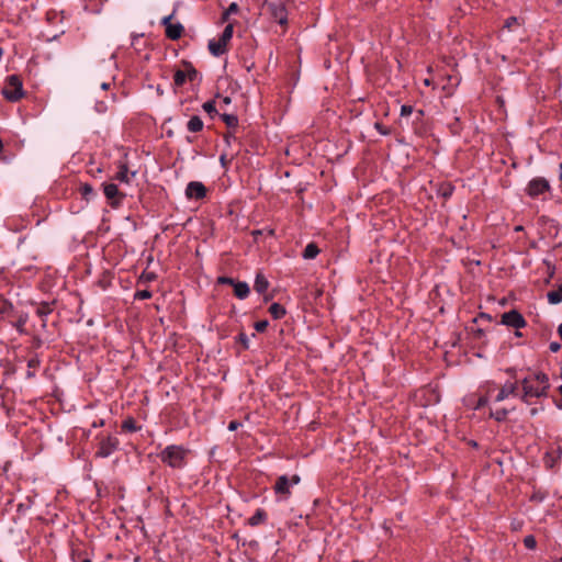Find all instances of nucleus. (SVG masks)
Instances as JSON below:
<instances>
[{
	"mask_svg": "<svg viewBox=\"0 0 562 562\" xmlns=\"http://www.w3.org/2000/svg\"><path fill=\"white\" fill-rule=\"evenodd\" d=\"M521 400L527 403L529 397H541L547 394V390L549 389V379L544 373L537 372L526 376L521 381Z\"/></svg>",
	"mask_w": 562,
	"mask_h": 562,
	"instance_id": "nucleus-1",
	"label": "nucleus"
},
{
	"mask_svg": "<svg viewBox=\"0 0 562 562\" xmlns=\"http://www.w3.org/2000/svg\"><path fill=\"white\" fill-rule=\"evenodd\" d=\"M187 451L179 446H169L161 452V460L172 468H181L184 464Z\"/></svg>",
	"mask_w": 562,
	"mask_h": 562,
	"instance_id": "nucleus-2",
	"label": "nucleus"
},
{
	"mask_svg": "<svg viewBox=\"0 0 562 562\" xmlns=\"http://www.w3.org/2000/svg\"><path fill=\"white\" fill-rule=\"evenodd\" d=\"M2 93L11 102L20 100L24 95L21 79L16 75L9 76Z\"/></svg>",
	"mask_w": 562,
	"mask_h": 562,
	"instance_id": "nucleus-3",
	"label": "nucleus"
},
{
	"mask_svg": "<svg viewBox=\"0 0 562 562\" xmlns=\"http://www.w3.org/2000/svg\"><path fill=\"white\" fill-rule=\"evenodd\" d=\"M301 479L299 475H292L291 477L286 475H281L278 477L274 492L280 497V499H286L291 495V487L297 485Z\"/></svg>",
	"mask_w": 562,
	"mask_h": 562,
	"instance_id": "nucleus-4",
	"label": "nucleus"
},
{
	"mask_svg": "<svg viewBox=\"0 0 562 562\" xmlns=\"http://www.w3.org/2000/svg\"><path fill=\"white\" fill-rule=\"evenodd\" d=\"M232 36H233V25L232 24H228L221 37L216 41V40H212L209 42V49L210 52L214 55V56H220L222 54L225 53L226 50V46L228 44V42L232 40Z\"/></svg>",
	"mask_w": 562,
	"mask_h": 562,
	"instance_id": "nucleus-5",
	"label": "nucleus"
},
{
	"mask_svg": "<svg viewBox=\"0 0 562 562\" xmlns=\"http://www.w3.org/2000/svg\"><path fill=\"white\" fill-rule=\"evenodd\" d=\"M117 446H119L117 438L109 436L100 442V447L97 452V456L101 457V458H106V457L111 456L117 449Z\"/></svg>",
	"mask_w": 562,
	"mask_h": 562,
	"instance_id": "nucleus-6",
	"label": "nucleus"
},
{
	"mask_svg": "<svg viewBox=\"0 0 562 562\" xmlns=\"http://www.w3.org/2000/svg\"><path fill=\"white\" fill-rule=\"evenodd\" d=\"M502 324L514 328H522L526 325V322L520 313L513 310L503 314Z\"/></svg>",
	"mask_w": 562,
	"mask_h": 562,
	"instance_id": "nucleus-7",
	"label": "nucleus"
},
{
	"mask_svg": "<svg viewBox=\"0 0 562 562\" xmlns=\"http://www.w3.org/2000/svg\"><path fill=\"white\" fill-rule=\"evenodd\" d=\"M171 19H172V15L165 16L161 20V23L166 27L167 36L170 40H178L183 32V26L180 23H172Z\"/></svg>",
	"mask_w": 562,
	"mask_h": 562,
	"instance_id": "nucleus-8",
	"label": "nucleus"
},
{
	"mask_svg": "<svg viewBox=\"0 0 562 562\" xmlns=\"http://www.w3.org/2000/svg\"><path fill=\"white\" fill-rule=\"evenodd\" d=\"M528 194L530 196H539L549 190V182L543 178L532 179L528 184Z\"/></svg>",
	"mask_w": 562,
	"mask_h": 562,
	"instance_id": "nucleus-9",
	"label": "nucleus"
},
{
	"mask_svg": "<svg viewBox=\"0 0 562 562\" xmlns=\"http://www.w3.org/2000/svg\"><path fill=\"white\" fill-rule=\"evenodd\" d=\"M268 8L273 19L281 25L288 21L285 7L282 2H268Z\"/></svg>",
	"mask_w": 562,
	"mask_h": 562,
	"instance_id": "nucleus-10",
	"label": "nucleus"
},
{
	"mask_svg": "<svg viewBox=\"0 0 562 562\" xmlns=\"http://www.w3.org/2000/svg\"><path fill=\"white\" fill-rule=\"evenodd\" d=\"M206 189L202 182L192 181L186 188V195L188 199H202L205 196Z\"/></svg>",
	"mask_w": 562,
	"mask_h": 562,
	"instance_id": "nucleus-11",
	"label": "nucleus"
},
{
	"mask_svg": "<svg viewBox=\"0 0 562 562\" xmlns=\"http://www.w3.org/2000/svg\"><path fill=\"white\" fill-rule=\"evenodd\" d=\"M103 191L105 196L112 201V204L119 203L121 199L124 196L115 183H105L103 184Z\"/></svg>",
	"mask_w": 562,
	"mask_h": 562,
	"instance_id": "nucleus-12",
	"label": "nucleus"
},
{
	"mask_svg": "<svg viewBox=\"0 0 562 562\" xmlns=\"http://www.w3.org/2000/svg\"><path fill=\"white\" fill-rule=\"evenodd\" d=\"M135 176V172H130L126 165L121 164L119 166V171L115 175V180L121 183H130L131 179Z\"/></svg>",
	"mask_w": 562,
	"mask_h": 562,
	"instance_id": "nucleus-13",
	"label": "nucleus"
},
{
	"mask_svg": "<svg viewBox=\"0 0 562 562\" xmlns=\"http://www.w3.org/2000/svg\"><path fill=\"white\" fill-rule=\"evenodd\" d=\"M517 391V385L515 383H506L498 392V394L495 397L496 402H502L506 397H508L512 394H515Z\"/></svg>",
	"mask_w": 562,
	"mask_h": 562,
	"instance_id": "nucleus-14",
	"label": "nucleus"
},
{
	"mask_svg": "<svg viewBox=\"0 0 562 562\" xmlns=\"http://www.w3.org/2000/svg\"><path fill=\"white\" fill-rule=\"evenodd\" d=\"M249 292H250V289L246 282H236L234 284V293L238 299H240V300L246 299L248 296Z\"/></svg>",
	"mask_w": 562,
	"mask_h": 562,
	"instance_id": "nucleus-15",
	"label": "nucleus"
},
{
	"mask_svg": "<svg viewBox=\"0 0 562 562\" xmlns=\"http://www.w3.org/2000/svg\"><path fill=\"white\" fill-rule=\"evenodd\" d=\"M255 290L258 292V293H265L269 286V282L268 280L265 278L263 274L261 273H258L256 276V280H255Z\"/></svg>",
	"mask_w": 562,
	"mask_h": 562,
	"instance_id": "nucleus-16",
	"label": "nucleus"
},
{
	"mask_svg": "<svg viewBox=\"0 0 562 562\" xmlns=\"http://www.w3.org/2000/svg\"><path fill=\"white\" fill-rule=\"evenodd\" d=\"M203 128V122L199 116H192L188 122V130L190 132H199Z\"/></svg>",
	"mask_w": 562,
	"mask_h": 562,
	"instance_id": "nucleus-17",
	"label": "nucleus"
},
{
	"mask_svg": "<svg viewBox=\"0 0 562 562\" xmlns=\"http://www.w3.org/2000/svg\"><path fill=\"white\" fill-rule=\"evenodd\" d=\"M269 312L276 319H279L285 315V308L278 303H273L270 306Z\"/></svg>",
	"mask_w": 562,
	"mask_h": 562,
	"instance_id": "nucleus-18",
	"label": "nucleus"
},
{
	"mask_svg": "<svg viewBox=\"0 0 562 562\" xmlns=\"http://www.w3.org/2000/svg\"><path fill=\"white\" fill-rule=\"evenodd\" d=\"M319 250L317 246L313 243L308 244L303 252V257L305 259H314L318 255Z\"/></svg>",
	"mask_w": 562,
	"mask_h": 562,
	"instance_id": "nucleus-19",
	"label": "nucleus"
},
{
	"mask_svg": "<svg viewBox=\"0 0 562 562\" xmlns=\"http://www.w3.org/2000/svg\"><path fill=\"white\" fill-rule=\"evenodd\" d=\"M414 113L413 108L411 105H403L401 108V120L400 124L403 126L404 124H408L407 116Z\"/></svg>",
	"mask_w": 562,
	"mask_h": 562,
	"instance_id": "nucleus-20",
	"label": "nucleus"
},
{
	"mask_svg": "<svg viewBox=\"0 0 562 562\" xmlns=\"http://www.w3.org/2000/svg\"><path fill=\"white\" fill-rule=\"evenodd\" d=\"M547 296H548V301L551 304H558V303L562 302V288L549 292Z\"/></svg>",
	"mask_w": 562,
	"mask_h": 562,
	"instance_id": "nucleus-21",
	"label": "nucleus"
},
{
	"mask_svg": "<svg viewBox=\"0 0 562 562\" xmlns=\"http://www.w3.org/2000/svg\"><path fill=\"white\" fill-rule=\"evenodd\" d=\"M223 121L226 123L228 127H235L238 124V119L234 114H223L222 115Z\"/></svg>",
	"mask_w": 562,
	"mask_h": 562,
	"instance_id": "nucleus-22",
	"label": "nucleus"
},
{
	"mask_svg": "<svg viewBox=\"0 0 562 562\" xmlns=\"http://www.w3.org/2000/svg\"><path fill=\"white\" fill-rule=\"evenodd\" d=\"M266 514L262 510H257L255 515L249 519L250 525L255 526L265 520Z\"/></svg>",
	"mask_w": 562,
	"mask_h": 562,
	"instance_id": "nucleus-23",
	"label": "nucleus"
},
{
	"mask_svg": "<svg viewBox=\"0 0 562 562\" xmlns=\"http://www.w3.org/2000/svg\"><path fill=\"white\" fill-rule=\"evenodd\" d=\"M186 79H187V74L184 71H182V70L176 71L173 81L177 87L182 86L184 83Z\"/></svg>",
	"mask_w": 562,
	"mask_h": 562,
	"instance_id": "nucleus-24",
	"label": "nucleus"
},
{
	"mask_svg": "<svg viewBox=\"0 0 562 562\" xmlns=\"http://www.w3.org/2000/svg\"><path fill=\"white\" fill-rule=\"evenodd\" d=\"M524 543H525L526 548L532 550L536 548L537 541L533 536H527L524 539Z\"/></svg>",
	"mask_w": 562,
	"mask_h": 562,
	"instance_id": "nucleus-25",
	"label": "nucleus"
},
{
	"mask_svg": "<svg viewBox=\"0 0 562 562\" xmlns=\"http://www.w3.org/2000/svg\"><path fill=\"white\" fill-rule=\"evenodd\" d=\"M506 415H507V411L505 409H502V411H496L495 413H492V416L496 419V420H503L506 418Z\"/></svg>",
	"mask_w": 562,
	"mask_h": 562,
	"instance_id": "nucleus-26",
	"label": "nucleus"
},
{
	"mask_svg": "<svg viewBox=\"0 0 562 562\" xmlns=\"http://www.w3.org/2000/svg\"><path fill=\"white\" fill-rule=\"evenodd\" d=\"M203 109L205 112L212 114L213 112H215V104L212 101L205 102L203 104Z\"/></svg>",
	"mask_w": 562,
	"mask_h": 562,
	"instance_id": "nucleus-27",
	"label": "nucleus"
},
{
	"mask_svg": "<svg viewBox=\"0 0 562 562\" xmlns=\"http://www.w3.org/2000/svg\"><path fill=\"white\" fill-rule=\"evenodd\" d=\"M267 326H268L267 321H260L255 324V328L257 331H263L267 328Z\"/></svg>",
	"mask_w": 562,
	"mask_h": 562,
	"instance_id": "nucleus-28",
	"label": "nucleus"
},
{
	"mask_svg": "<svg viewBox=\"0 0 562 562\" xmlns=\"http://www.w3.org/2000/svg\"><path fill=\"white\" fill-rule=\"evenodd\" d=\"M150 296H151V293L147 290L139 291L136 293V297L142 299V300L149 299Z\"/></svg>",
	"mask_w": 562,
	"mask_h": 562,
	"instance_id": "nucleus-29",
	"label": "nucleus"
},
{
	"mask_svg": "<svg viewBox=\"0 0 562 562\" xmlns=\"http://www.w3.org/2000/svg\"><path fill=\"white\" fill-rule=\"evenodd\" d=\"M218 282L223 283V284H231V285H234L236 283L233 279L227 278V277H220Z\"/></svg>",
	"mask_w": 562,
	"mask_h": 562,
	"instance_id": "nucleus-30",
	"label": "nucleus"
},
{
	"mask_svg": "<svg viewBox=\"0 0 562 562\" xmlns=\"http://www.w3.org/2000/svg\"><path fill=\"white\" fill-rule=\"evenodd\" d=\"M517 23H518L517 19H516V18H514V16H512V18H509V19L506 21V23H505V27H506V29H508V30H512V26H513L514 24H517Z\"/></svg>",
	"mask_w": 562,
	"mask_h": 562,
	"instance_id": "nucleus-31",
	"label": "nucleus"
},
{
	"mask_svg": "<svg viewBox=\"0 0 562 562\" xmlns=\"http://www.w3.org/2000/svg\"><path fill=\"white\" fill-rule=\"evenodd\" d=\"M81 190H82V193H83L86 196H88V195H90V194H92V193H93V189H92V187H91V186H89V184H85V186H82Z\"/></svg>",
	"mask_w": 562,
	"mask_h": 562,
	"instance_id": "nucleus-32",
	"label": "nucleus"
},
{
	"mask_svg": "<svg viewBox=\"0 0 562 562\" xmlns=\"http://www.w3.org/2000/svg\"><path fill=\"white\" fill-rule=\"evenodd\" d=\"M237 11H238V5H237V3L234 2V3H232L228 7V9H227L225 14L228 15V14H232V13H236Z\"/></svg>",
	"mask_w": 562,
	"mask_h": 562,
	"instance_id": "nucleus-33",
	"label": "nucleus"
},
{
	"mask_svg": "<svg viewBox=\"0 0 562 562\" xmlns=\"http://www.w3.org/2000/svg\"><path fill=\"white\" fill-rule=\"evenodd\" d=\"M549 348H550V350H551L552 352H557V351H559V350H560L561 346H560V344H559V342L553 341V342H551V344H550V347H549Z\"/></svg>",
	"mask_w": 562,
	"mask_h": 562,
	"instance_id": "nucleus-34",
	"label": "nucleus"
},
{
	"mask_svg": "<svg viewBox=\"0 0 562 562\" xmlns=\"http://www.w3.org/2000/svg\"><path fill=\"white\" fill-rule=\"evenodd\" d=\"M123 428L128 429V430H134L135 429L134 424H133L132 420L124 422Z\"/></svg>",
	"mask_w": 562,
	"mask_h": 562,
	"instance_id": "nucleus-35",
	"label": "nucleus"
},
{
	"mask_svg": "<svg viewBox=\"0 0 562 562\" xmlns=\"http://www.w3.org/2000/svg\"><path fill=\"white\" fill-rule=\"evenodd\" d=\"M239 427V423L237 422H231L228 425V430L234 431Z\"/></svg>",
	"mask_w": 562,
	"mask_h": 562,
	"instance_id": "nucleus-36",
	"label": "nucleus"
},
{
	"mask_svg": "<svg viewBox=\"0 0 562 562\" xmlns=\"http://www.w3.org/2000/svg\"><path fill=\"white\" fill-rule=\"evenodd\" d=\"M375 127H376V130H378L381 134H383V135H387V134H389V131H387V130H384V128L382 127V125H381V124L376 123V124H375Z\"/></svg>",
	"mask_w": 562,
	"mask_h": 562,
	"instance_id": "nucleus-37",
	"label": "nucleus"
},
{
	"mask_svg": "<svg viewBox=\"0 0 562 562\" xmlns=\"http://www.w3.org/2000/svg\"><path fill=\"white\" fill-rule=\"evenodd\" d=\"M422 116H423V111L422 110L416 111L414 122L420 121Z\"/></svg>",
	"mask_w": 562,
	"mask_h": 562,
	"instance_id": "nucleus-38",
	"label": "nucleus"
},
{
	"mask_svg": "<svg viewBox=\"0 0 562 562\" xmlns=\"http://www.w3.org/2000/svg\"><path fill=\"white\" fill-rule=\"evenodd\" d=\"M240 341L243 342V345L245 347H248V338L246 335H244V334L240 335Z\"/></svg>",
	"mask_w": 562,
	"mask_h": 562,
	"instance_id": "nucleus-39",
	"label": "nucleus"
},
{
	"mask_svg": "<svg viewBox=\"0 0 562 562\" xmlns=\"http://www.w3.org/2000/svg\"><path fill=\"white\" fill-rule=\"evenodd\" d=\"M195 70H190L188 74H187V77H189L190 80H193L194 76H195Z\"/></svg>",
	"mask_w": 562,
	"mask_h": 562,
	"instance_id": "nucleus-40",
	"label": "nucleus"
},
{
	"mask_svg": "<svg viewBox=\"0 0 562 562\" xmlns=\"http://www.w3.org/2000/svg\"><path fill=\"white\" fill-rule=\"evenodd\" d=\"M486 402H487V398H486V397H482V398H480V401H479V403H477V407L483 406L484 404H486Z\"/></svg>",
	"mask_w": 562,
	"mask_h": 562,
	"instance_id": "nucleus-41",
	"label": "nucleus"
},
{
	"mask_svg": "<svg viewBox=\"0 0 562 562\" xmlns=\"http://www.w3.org/2000/svg\"><path fill=\"white\" fill-rule=\"evenodd\" d=\"M223 102H224L225 104H229V103H231V98L225 97V98L223 99Z\"/></svg>",
	"mask_w": 562,
	"mask_h": 562,
	"instance_id": "nucleus-42",
	"label": "nucleus"
},
{
	"mask_svg": "<svg viewBox=\"0 0 562 562\" xmlns=\"http://www.w3.org/2000/svg\"><path fill=\"white\" fill-rule=\"evenodd\" d=\"M109 86H110V85H109L108 82H103V83L101 85V88H102L103 90H105V89H108V88H109Z\"/></svg>",
	"mask_w": 562,
	"mask_h": 562,
	"instance_id": "nucleus-43",
	"label": "nucleus"
},
{
	"mask_svg": "<svg viewBox=\"0 0 562 562\" xmlns=\"http://www.w3.org/2000/svg\"><path fill=\"white\" fill-rule=\"evenodd\" d=\"M424 83H425L426 86H429V85H430V81H429L428 79H425Z\"/></svg>",
	"mask_w": 562,
	"mask_h": 562,
	"instance_id": "nucleus-44",
	"label": "nucleus"
},
{
	"mask_svg": "<svg viewBox=\"0 0 562 562\" xmlns=\"http://www.w3.org/2000/svg\"><path fill=\"white\" fill-rule=\"evenodd\" d=\"M559 168H560V175L562 177V162L560 164Z\"/></svg>",
	"mask_w": 562,
	"mask_h": 562,
	"instance_id": "nucleus-45",
	"label": "nucleus"
},
{
	"mask_svg": "<svg viewBox=\"0 0 562 562\" xmlns=\"http://www.w3.org/2000/svg\"><path fill=\"white\" fill-rule=\"evenodd\" d=\"M537 413V409H532L531 414L535 415Z\"/></svg>",
	"mask_w": 562,
	"mask_h": 562,
	"instance_id": "nucleus-46",
	"label": "nucleus"
},
{
	"mask_svg": "<svg viewBox=\"0 0 562 562\" xmlns=\"http://www.w3.org/2000/svg\"><path fill=\"white\" fill-rule=\"evenodd\" d=\"M560 393H561V395H562V385L560 386Z\"/></svg>",
	"mask_w": 562,
	"mask_h": 562,
	"instance_id": "nucleus-47",
	"label": "nucleus"
},
{
	"mask_svg": "<svg viewBox=\"0 0 562 562\" xmlns=\"http://www.w3.org/2000/svg\"><path fill=\"white\" fill-rule=\"evenodd\" d=\"M83 562H91L90 560H85Z\"/></svg>",
	"mask_w": 562,
	"mask_h": 562,
	"instance_id": "nucleus-48",
	"label": "nucleus"
}]
</instances>
